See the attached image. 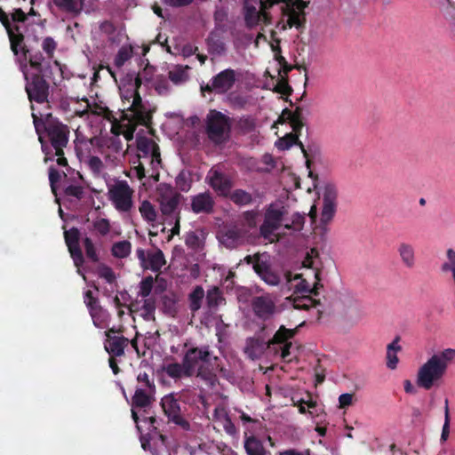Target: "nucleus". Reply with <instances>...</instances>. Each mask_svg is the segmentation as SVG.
Masks as SVG:
<instances>
[{
    "label": "nucleus",
    "mask_w": 455,
    "mask_h": 455,
    "mask_svg": "<svg viewBox=\"0 0 455 455\" xmlns=\"http://www.w3.org/2000/svg\"><path fill=\"white\" fill-rule=\"evenodd\" d=\"M27 65H29L30 71L29 72H37L43 73L44 72V76H52V64L51 60H46V58L43 55L40 51L37 52H30L28 54ZM53 65L60 70V66L59 61L54 60Z\"/></svg>",
    "instance_id": "nucleus-18"
},
{
    "label": "nucleus",
    "mask_w": 455,
    "mask_h": 455,
    "mask_svg": "<svg viewBox=\"0 0 455 455\" xmlns=\"http://www.w3.org/2000/svg\"><path fill=\"white\" fill-rule=\"evenodd\" d=\"M450 435V411H449V401H444V424L443 426L441 440L446 441Z\"/></svg>",
    "instance_id": "nucleus-52"
},
{
    "label": "nucleus",
    "mask_w": 455,
    "mask_h": 455,
    "mask_svg": "<svg viewBox=\"0 0 455 455\" xmlns=\"http://www.w3.org/2000/svg\"><path fill=\"white\" fill-rule=\"evenodd\" d=\"M193 183L192 173L190 171L183 169L175 178L176 188L181 192H188Z\"/></svg>",
    "instance_id": "nucleus-35"
},
{
    "label": "nucleus",
    "mask_w": 455,
    "mask_h": 455,
    "mask_svg": "<svg viewBox=\"0 0 455 455\" xmlns=\"http://www.w3.org/2000/svg\"><path fill=\"white\" fill-rule=\"evenodd\" d=\"M260 278L270 285H277L280 282V277L277 274L274 273L272 269H268L267 272H265Z\"/></svg>",
    "instance_id": "nucleus-58"
},
{
    "label": "nucleus",
    "mask_w": 455,
    "mask_h": 455,
    "mask_svg": "<svg viewBox=\"0 0 455 455\" xmlns=\"http://www.w3.org/2000/svg\"><path fill=\"white\" fill-rule=\"evenodd\" d=\"M141 309L143 311L141 315L145 320L153 319L156 310V299L154 298H145Z\"/></svg>",
    "instance_id": "nucleus-47"
},
{
    "label": "nucleus",
    "mask_w": 455,
    "mask_h": 455,
    "mask_svg": "<svg viewBox=\"0 0 455 455\" xmlns=\"http://www.w3.org/2000/svg\"><path fill=\"white\" fill-rule=\"evenodd\" d=\"M236 81V71L226 68L212 76L208 84H201V93L203 96H205L206 93L225 94L234 87Z\"/></svg>",
    "instance_id": "nucleus-10"
},
{
    "label": "nucleus",
    "mask_w": 455,
    "mask_h": 455,
    "mask_svg": "<svg viewBox=\"0 0 455 455\" xmlns=\"http://www.w3.org/2000/svg\"><path fill=\"white\" fill-rule=\"evenodd\" d=\"M132 251V243L127 241H119L115 243L111 248V253L115 258L124 259L128 257Z\"/></svg>",
    "instance_id": "nucleus-39"
},
{
    "label": "nucleus",
    "mask_w": 455,
    "mask_h": 455,
    "mask_svg": "<svg viewBox=\"0 0 455 455\" xmlns=\"http://www.w3.org/2000/svg\"><path fill=\"white\" fill-rule=\"evenodd\" d=\"M396 251L404 267L409 269L415 267L417 262L416 251L411 243L401 242L398 243Z\"/></svg>",
    "instance_id": "nucleus-26"
},
{
    "label": "nucleus",
    "mask_w": 455,
    "mask_h": 455,
    "mask_svg": "<svg viewBox=\"0 0 455 455\" xmlns=\"http://www.w3.org/2000/svg\"><path fill=\"white\" fill-rule=\"evenodd\" d=\"M134 190L127 180H116L108 185V197L114 208L120 213H129L134 207Z\"/></svg>",
    "instance_id": "nucleus-8"
},
{
    "label": "nucleus",
    "mask_w": 455,
    "mask_h": 455,
    "mask_svg": "<svg viewBox=\"0 0 455 455\" xmlns=\"http://www.w3.org/2000/svg\"><path fill=\"white\" fill-rule=\"evenodd\" d=\"M155 73V68L153 66H150L149 64H147V66L143 68L141 72H140L138 75L141 76L143 80L145 82H150L154 76Z\"/></svg>",
    "instance_id": "nucleus-61"
},
{
    "label": "nucleus",
    "mask_w": 455,
    "mask_h": 455,
    "mask_svg": "<svg viewBox=\"0 0 455 455\" xmlns=\"http://www.w3.org/2000/svg\"><path fill=\"white\" fill-rule=\"evenodd\" d=\"M206 364H201L198 367L196 376L204 380L210 387H214L218 381L217 376Z\"/></svg>",
    "instance_id": "nucleus-41"
},
{
    "label": "nucleus",
    "mask_w": 455,
    "mask_h": 455,
    "mask_svg": "<svg viewBox=\"0 0 455 455\" xmlns=\"http://www.w3.org/2000/svg\"><path fill=\"white\" fill-rule=\"evenodd\" d=\"M164 371L172 379H180L186 376V366L183 362L181 364L179 363H169L164 368Z\"/></svg>",
    "instance_id": "nucleus-44"
},
{
    "label": "nucleus",
    "mask_w": 455,
    "mask_h": 455,
    "mask_svg": "<svg viewBox=\"0 0 455 455\" xmlns=\"http://www.w3.org/2000/svg\"><path fill=\"white\" fill-rule=\"evenodd\" d=\"M223 427H224L225 431L228 435H235L236 433V427H235V424L232 422L230 417L228 414H226L225 417H224Z\"/></svg>",
    "instance_id": "nucleus-63"
},
{
    "label": "nucleus",
    "mask_w": 455,
    "mask_h": 455,
    "mask_svg": "<svg viewBox=\"0 0 455 455\" xmlns=\"http://www.w3.org/2000/svg\"><path fill=\"white\" fill-rule=\"evenodd\" d=\"M224 300L222 292L219 287H212L207 291L206 302L210 308L217 307Z\"/></svg>",
    "instance_id": "nucleus-42"
},
{
    "label": "nucleus",
    "mask_w": 455,
    "mask_h": 455,
    "mask_svg": "<svg viewBox=\"0 0 455 455\" xmlns=\"http://www.w3.org/2000/svg\"><path fill=\"white\" fill-rule=\"evenodd\" d=\"M264 344L258 339H251L245 347V353L251 359L257 358L263 351Z\"/></svg>",
    "instance_id": "nucleus-43"
},
{
    "label": "nucleus",
    "mask_w": 455,
    "mask_h": 455,
    "mask_svg": "<svg viewBox=\"0 0 455 455\" xmlns=\"http://www.w3.org/2000/svg\"><path fill=\"white\" fill-rule=\"evenodd\" d=\"M286 210L284 207H278L270 204L265 212L264 221L259 227V235L264 240L270 243H276L280 240V235L276 234L283 225Z\"/></svg>",
    "instance_id": "nucleus-9"
},
{
    "label": "nucleus",
    "mask_w": 455,
    "mask_h": 455,
    "mask_svg": "<svg viewBox=\"0 0 455 455\" xmlns=\"http://www.w3.org/2000/svg\"><path fill=\"white\" fill-rule=\"evenodd\" d=\"M181 195L173 187L161 184L159 188V204L162 214L164 216L176 215Z\"/></svg>",
    "instance_id": "nucleus-13"
},
{
    "label": "nucleus",
    "mask_w": 455,
    "mask_h": 455,
    "mask_svg": "<svg viewBox=\"0 0 455 455\" xmlns=\"http://www.w3.org/2000/svg\"><path fill=\"white\" fill-rule=\"evenodd\" d=\"M276 123L281 124L288 123L293 132H301L302 128L305 126L304 108L297 106L294 110L285 108Z\"/></svg>",
    "instance_id": "nucleus-19"
},
{
    "label": "nucleus",
    "mask_w": 455,
    "mask_h": 455,
    "mask_svg": "<svg viewBox=\"0 0 455 455\" xmlns=\"http://www.w3.org/2000/svg\"><path fill=\"white\" fill-rule=\"evenodd\" d=\"M138 151L139 159L148 163L152 169L150 175L157 179L162 163L159 146L154 140L143 138L138 141Z\"/></svg>",
    "instance_id": "nucleus-11"
},
{
    "label": "nucleus",
    "mask_w": 455,
    "mask_h": 455,
    "mask_svg": "<svg viewBox=\"0 0 455 455\" xmlns=\"http://www.w3.org/2000/svg\"><path fill=\"white\" fill-rule=\"evenodd\" d=\"M230 200L238 206L249 205L252 203L253 198L251 194L243 189H235L228 195Z\"/></svg>",
    "instance_id": "nucleus-36"
},
{
    "label": "nucleus",
    "mask_w": 455,
    "mask_h": 455,
    "mask_svg": "<svg viewBox=\"0 0 455 455\" xmlns=\"http://www.w3.org/2000/svg\"><path fill=\"white\" fill-rule=\"evenodd\" d=\"M319 271L315 272L316 282L314 283L313 287H311L307 280L301 279L300 282L296 284L294 291V293H300V295H292L288 298L295 309L309 311L311 308H315L317 320L321 318L323 314V310L320 308L322 304L319 299H314L312 295H317L319 287H322L319 283Z\"/></svg>",
    "instance_id": "nucleus-5"
},
{
    "label": "nucleus",
    "mask_w": 455,
    "mask_h": 455,
    "mask_svg": "<svg viewBox=\"0 0 455 455\" xmlns=\"http://www.w3.org/2000/svg\"><path fill=\"white\" fill-rule=\"evenodd\" d=\"M209 185L212 188L218 195L221 196H228L233 187V183L230 178L225 173L211 170L209 172Z\"/></svg>",
    "instance_id": "nucleus-20"
},
{
    "label": "nucleus",
    "mask_w": 455,
    "mask_h": 455,
    "mask_svg": "<svg viewBox=\"0 0 455 455\" xmlns=\"http://www.w3.org/2000/svg\"><path fill=\"white\" fill-rule=\"evenodd\" d=\"M214 204L213 197L210 192L200 193L191 198V209L196 214L212 212Z\"/></svg>",
    "instance_id": "nucleus-24"
},
{
    "label": "nucleus",
    "mask_w": 455,
    "mask_h": 455,
    "mask_svg": "<svg viewBox=\"0 0 455 455\" xmlns=\"http://www.w3.org/2000/svg\"><path fill=\"white\" fill-rule=\"evenodd\" d=\"M64 237L70 256L74 261L75 266L77 267V272L80 274V267L84 263L83 251L79 245L80 232L78 228H71L69 230L64 232Z\"/></svg>",
    "instance_id": "nucleus-17"
},
{
    "label": "nucleus",
    "mask_w": 455,
    "mask_h": 455,
    "mask_svg": "<svg viewBox=\"0 0 455 455\" xmlns=\"http://www.w3.org/2000/svg\"><path fill=\"white\" fill-rule=\"evenodd\" d=\"M251 307L255 315L263 321L268 320L275 312V304L267 295L255 297Z\"/></svg>",
    "instance_id": "nucleus-21"
},
{
    "label": "nucleus",
    "mask_w": 455,
    "mask_h": 455,
    "mask_svg": "<svg viewBox=\"0 0 455 455\" xmlns=\"http://www.w3.org/2000/svg\"><path fill=\"white\" fill-rule=\"evenodd\" d=\"M57 48V43L51 36H47L43 40L42 49L46 54L48 60H52L54 56V52Z\"/></svg>",
    "instance_id": "nucleus-51"
},
{
    "label": "nucleus",
    "mask_w": 455,
    "mask_h": 455,
    "mask_svg": "<svg viewBox=\"0 0 455 455\" xmlns=\"http://www.w3.org/2000/svg\"><path fill=\"white\" fill-rule=\"evenodd\" d=\"M232 121L229 116L216 109H211L205 119V133L215 145H221L229 140Z\"/></svg>",
    "instance_id": "nucleus-7"
},
{
    "label": "nucleus",
    "mask_w": 455,
    "mask_h": 455,
    "mask_svg": "<svg viewBox=\"0 0 455 455\" xmlns=\"http://www.w3.org/2000/svg\"><path fill=\"white\" fill-rule=\"evenodd\" d=\"M210 357L211 352L208 346L188 349L183 357V363L186 366V377L193 376L197 364L200 362L203 364L209 363Z\"/></svg>",
    "instance_id": "nucleus-15"
},
{
    "label": "nucleus",
    "mask_w": 455,
    "mask_h": 455,
    "mask_svg": "<svg viewBox=\"0 0 455 455\" xmlns=\"http://www.w3.org/2000/svg\"><path fill=\"white\" fill-rule=\"evenodd\" d=\"M93 228L102 236L107 235L110 231V223L108 219H98L93 221Z\"/></svg>",
    "instance_id": "nucleus-53"
},
{
    "label": "nucleus",
    "mask_w": 455,
    "mask_h": 455,
    "mask_svg": "<svg viewBox=\"0 0 455 455\" xmlns=\"http://www.w3.org/2000/svg\"><path fill=\"white\" fill-rule=\"evenodd\" d=\"M281 2L284 4L282 6V12L288 18L287 24L289 28L295 27L299 28L304 27L306 22L304 10L307 6L308 2L303 0H259L260 11H257L253 5H245L244 20L246 26L249 28L256 26L261 18L267 23L269 20V15L266 10Z\"/></svg>",
    "instance_id": "nucleus-2"
},
{
    "label": "nucleus",
    "mask_w": 455,
    "mask_h": 455,
    "mask_svg": "<svg viewBox=\"0 0 455 455\" xmlns=\"http://www.w3.org/2000/svg\"><path fill=\"white\" fill-rule=\"evenodd\" d=\"M90 315L93 321V323L98 328H103L108 319V313L106 310L101 308H92Z\"/></svg>",
    "instance_id": "nucleus-46"
},
{
    "label": "nucleus",
    "mask_w": 455,
    "mask_h": 455,
    "mask_svg": "<svg viewBox=\"0 0 455 455\" xmlns=\"http://www.w3.org/2000/svg\"><path fill=\"white\" fill-rule=\"evenodd\" d=\"M53 4L59 10L74 17L78 16L84 9V0H53Z\"/></svg>",
    "instance_id": "nucleus-31"
},
{
    "label": "nucleus",
    "mask_w": 455,
    "mask_h": 455,
    "mask_svg": "<svg viewBox=\"0 0 455 455\" xmlns=\"http://www.w3.org/2000/svg\"><path fill=\"white\" fill-rule=\"evenodd\" d=\"M301 325L302 323L293 329H288L284 325H281L272 339L267 341V347L283 345L281 347V357L286 360L291 355V348L292 347L291 339L296 336Z\"/></svg>",
    "instance_id": "nucleus-14"
},
{
    "label": "nucleus",
    "mask_w": 455,
    "mask_h": 455,
    "mask_svg": "<svg viewBox=\"0 0 455 455\" xmlns=\"http://www.w3.org/2000/svg\"><path fill=\"white\" fill-rule=\"evenodd\" d=\"M129 345V339L124 336L108 335L105 349L111 356H123L124 349Z\"/></svg>",
    "instance_id": "nucleus-29"
},
{
    "label": "nucleus",
    "mask_w": 455,
    "mask_h": 455,
    "mask_svg": "<svg viewBox=\"0 0 455 455\" xmlns=\"http://www.w3.org/2000/svg\"><path fill=\"white\" fill-rule=\"evenodd\" d=\"M399 339V337H395V339L387 347V367L391 370H395L399 362L396 355V353L402 349L401 346L398 345Z\"/></svg>",
    "instance_id": "nucleus-32"
},
{
    "label": "nucleus",
    "mask_w": 455,
    "mask_h": 455,
    "mask_svg": "<svg viewBox=\"0 0 455 455\" xmlns=\"http://www.w3.org/2000/svg\"><path fill=\"white\" fill-rule=\"evenodd\" d=\"M338 190L335 185L326 184L323 189V209L321 213V223L328 224L333 219L337 210Z\"/></svg>",
    "instance_id": "nucleus-16"
},
{
    "label": "nucleus",
    "mask_w": 455,
    "mask_h": 455,
    "mask_svg": "<svg viewBox=\"0 0 455 455\" xmlns=\"http://www.w3.org/2000/svg\"><path fill=\"white\" fill-rule=\"evenodd\" d=\"M204 298V288L200 285L196 286L194 290L189 293V309L193 313L197 312L201 308Z\"/></svg>",
    "instance_id": "nucleus-34"
},
{
    "label": "nucleus",
    "mask_w": 455,
    "mask_h": 455,
    "mask_svg": "<svg viewBox=\"0 0 455 455\" xmlns=\"http://www.w3.org/2000/svg\"><path fill=\"white\" fill-rule=\"evenodd\" d=\"M161 407L169 422L179 426L185 431L190 430V423L182 416L180 403L173 394H169L162 398Z\"/></svg>",
    "instance_id": "nucleus-12"
},
{
    "label": "nucleus",
    "mask_w": 455,
    "mask_h": 455,
    "mask_svg": "<svg viewBox=\"0 0 455 455\" xmlns=\"http://www.w3.org/2000/svg\"><path fill=\"white\" fill-rule=\"evenodd\" d=\"M245 225L250 228H254L257 226V212L254 211H247L243 214Z\"/></svg>",
    "instance_id": "nucleus-59"
},
{
    "label": "nucleus",
    "mask_w": 455,
    "mask_h": 455,
    "mask_svg": "<svg viewBox=\"0 0 455 455\" xmlns=\"http://www.w3.org/2000/svg\"><path fill=\"white\" fill-rule=\"evenodd\" d=\"M88 165L92 172L95 174L100 173L103 169V163L99 156H90L88 159Z\"/></svg>",
    "instance_id": "nucleus-57"
},
{
    "label": "nucleus",
    "mask_w": 455,
    "mask_h": 455,
    "mask_svg": "<svg viewBox=\"0 0 455 455\" xmlns=\"http://www.w3.org/2000/svg\"><path fill=\"white\" fill-rule=\"evenodd\" d=\"M82 100L84 101L86 105L84 110H76V115L79 117H84V116L91 113L95 116H102L110 122L116 121L113 116V112L108 107L101 106L97 103H95L93 106H91L89 100L86 98H83Z\"/></svg>",
    "instance_id": "nucleus-28"
},
{
    "label": "nucleus",
    "mask_w": 455,
    "mask_h": 455,
    "mask_svg": "<svg viewBox=\"0 0 455 455\" xmlns=\"http://www.w3.org/2000/svg\"><path fill=\"white\" fill-rule=\"evenodd\" d=\"M133 48L132 45H123L117 52L114 63L117 68H122L126 61L132 59Z\"/></svg>",
    "instance_id": "nucleus-40"
},
{
    "label": "nucleus",
    "mask_w": 455,
    "mask_h": 455,
    "mask_svg": "<svg viewBox=\"0 0 455 455\" xmlns=\"http://www.w3.org/2000/svg\"><path fill=\"white\" fill-rule=\"evenodd\" d=\"M300 132H291L289 133H286L283 137L280 138L276 142L275 146L279 150H287L291 148L293 145H297L301 149V152L303 153L304 157L307 159V168H310V160L308 158V153L307 150L305 148V146L301 141L299 140Z\"/></svg>",
    "instance_id": "nucleus-25"
},
{
    "label": "nucleus",
    "mask_w": 455,
    "mask_h": 455,
    "mask_svg": "<svg viewBox=\"0 0 455 455\" xmlns=\"http://www.w3.org/2000/svg\"><path fill=\"white\" fill-rule=\"evenodd\" d=\"M165 264L166 259L164 252L159 248H156L155 251H148V260L143 268L160 273L161 268Z\"/></svg>",
    "instance_id": "nucleus-30"
},
{
    "label": "nucleus",
    "mask_w": 455,
    "mask_h": 455,
    "mask_svg": "<svg viewBox=\"0 0 455 455\" xmlns=\"http://www.w3.org/2000/svg\"><path fill=\"white\" fill-rule=\"evenodd\" d=\"M26 81L25 91L30 102L49 103L50 82L52 76H44V72H29L26 62L20 67Z\"/></svg>",
    "instance_id": "nucleus-6"
},
{
    "label": "nucleus",
    "mask_w": 455,
    "mask_h": 455,
    "mask_svg": "<svg viewBox=\"0 0 455 455\" xmlns=\"http://www.w3.org/2000/svg\"><path fill=\"white\" fill-rule=\"evenodd\" d=\"M242 238V230L235 226L224 228L219 235L220 243L228 249L237 247L241 243Z\"/></svg>",
    "instance_id": "nucleus-27"
},
{
    "label": "nucleus",
    "mask_w": 455,
    "mask_h": 455,
    "mask_svg": "<svg viewBox=\"0 0 455 455\" xmlns=\"http://www.w3.org/2000/svg\"><path fill=\"white\" fill-rule=\"evenodd\" d=\"M98 274L100 278L105 279L108 283H113L116 281L115 272L107 265L100 266Z\"/></svg>",
    "instance_id": "nucleus-54"
},
{
    "label": "nucleus",
    "mask_w": 455,
    "mask_h": 455,
    "mask_svg": "<svg viewBox=\"0 0 455 455\" xmlns=\"http://www.w3.org/2000/svg\"><path fill=\"white\" fill-rule=\"evenodd\" d=\"M139 212L143 218L148 223H154L157 219V212L155 206L148 201L144 200L139 206Z\"/></svg>",
    "instance_id": "nucleus-37"
},
{
    "label": "nucleus",
    "mask_w": 455,
    "mask_h": 455,
    "mask_svg": "<svg viewBox=\"0 0 455 455\" xmlns=\"http://www.w3.org/2000/svg\"><path fill=\"white\" fill-rule=\"evenodd\" d=\"M64 195L68 197H74L77 200H81L84 197L85 190L84 188L80 185H69L65 188Z\"/></svg>",
    "instance_id": "nucleus-50"
},
{
    "label": "nucleus",
    "mask_w": 455,
    "mask_h": 455,
    "mask_svg": "<svg viewBox=\"0 0 455 455\" xmlns=\"http://www.w3.org/2000/svg\"><path fill=\"white\" fill-rule=\"evenodd\" d=\"M84 246L85 250L86 257L93 263H97L100 260L99 254L94 246L92 240L90 237L84 239Z\"/></svg>",
    "instance_id": "nucleus-48"
},
{
    "label": "nucleus",
    "mask_w": 455,
    "mask_h": 455,
    "mask_svg": "<svg viewBox=\"0 0 455 455\" xmlns=\"http://www.w3.org/2000/svg\"><path fill=\"white\" fill-rule=\"evenodd\" d=\"M304 223L305 215L296 212L291 217V222L283 224V228L288 230L300 231L304 227Z\"/></svg>",
    "instance_id": "nucleus-49"
},
{
    "label": "nucleus",
    "mask_w": 455,
    "mask_h": 455,
    "mask_svg": "<svg viewBox=\"0 0 455 455\" xmlns=\"http://www.w3.org/2000/svg\"><path fill=\"white\" fill-rule=\"evenodd\" d=\"M244 449L248 455H266V449L262 442L254 435L245 438Z\"/></svg>",
    "instance_id": "nucleus-33"
},
{
    "label": "nucleus",
    "mask_w": 455,
    "mask_h": 455,
    "mask_svg": "<svg viewBox=\"0 0 455 455\" xmlns=\"http://www.w3.org/2000/svg\"><path fill=\"white\" fill-rule=\"evenodd\" d=\"M277 455H311L310 449H305L303 451H299L296 449H286L284 451H279Z\"/></svg>",
    "instance_id": "nucleus-64"
},
{
    "label": "nucleus",
    "mask_w": 455,
    "mask_h": 455,
    "mask_svg": "<svg viewBox=\"0 0 455 455\" xmlns=\"http://www.w3.org/2000/svg\"><path fill=\"white\" fill-rule=\"evenodd\" d=\"M270 266L268 265V263L267 261H263L260 259V258L259 259H257L255 262H254V265H253V269L254 271L259 275L261 276L265 272H267L268 269H270Z\"/></svg>",
    "instance_id": "nucleus-60"
},
{
    "label": "nucleus",
    "mask_w": 455,
    "mask_h": 455,
    "mask_svg": "<svg viewBox=\"0 0 455 455\" xmlns=\"http://www.w3.org/2000/svg\"><path fill=\"white\" fill-rule=\"evenodd\" d=\"M452 363H455L454 348H445L433 354L419 367L416 375L417 386L424 390L440 387Z\"/></svg>",
    "instance_id": "nucleus-3"
},
{
    "label": "nucleus",
    "mask_w": 455,
    "mask_h": 455,
    "mask_svg": "<svg viewBox=\"0 0 455 455\" xmlns=\"http://www.w3.org/2000/svg\"><path fill=\"white\" fill-rule=\"evenodd\" d=\"M141 76L137 75L134 80L133 89L132 90V100L130 106L122 110L120 120L127 121V132L125 137H132L138 125L149 128L152 124L153 113L156 111V106L148 100H143L139 89L143 83Z\"/></svg>",
    "instance_id": "nucleus-4"
},
{
    "label": "nucleus",
    "mask_w": 455,
    "mask_h": 455,
    "mask_svg": "<svg viewBox=\"0 0 455 455\" xmlns=\"http://www.w3.org/2000/svg\"><path fill=\"white\" fill-rule=\"evenodd\" d=\"M169 78L174 84L182 82L185 78V72L181 69L172 70L169 72Z\"/></svg>",
    "instance_id": "nucleus-62"
},
{
    "label": "nucleus",
    "mask_w": 455,
    "mask_h": 455,
    "mask_svg": "<svg viewBox=\"0 0 455 455\" xmlns=\"http://www.w3.org/2000/svg\"><path fill=\"white\" fill-rule=\"evenodd\" d=\"M137 380L141 384L140 387H144L145 389H151L153 387V390L156 391L154 381L149 379V375L147 372H140L137 376Z\"/></svg>",
    "instance_id": "nucleus-56"
},
{
    "label": "nucleus",
    "mask_w": 455,
    "mask_h": 455,
    "mask_svg": "<svg viewBox=\"0 0 455 455\" xmlns=\"http://www.w3.org/2000/svg\"><path fill=\"white\" fill-rule=\"evenodd\" d=\"M60 178L61 174L57 169L52 166L49 168V181L51 189L54 195L57 194L56 184L60 180Z\"/></svg>",
    "instance_id": "nucleus-55"
},
{
    "label": "nucleus",
    "mask_w": 455,
    "mask_h": 455,
    "mask_svg": "<svg viewBox=\"0 0 455 455\" xmlns=\"http://www.w3.org/2000/svg\"><path fill=\"white\" fill-rule=\"evenodd\" d=\"M155 281L165 283L164 279L161 278L159 275H157L156 278H154L152 275H148L140 281L138 295L141 298H148L152 291Z\"/></svg>",
    "instance_id": "nucleus-38"
},
{
    "label": "nucleus",
    "mask_w": 455,
    "mask_h": 455,
    "mask_svg": "<svg viewBox=\"0 0 455 455\" xmlns=\"http://www.w3.org/2000/svg\"><path fill=\"white\" fill-rule=\"evenodd\" d=\"M31 109L32 111L35 110L33 104H31ZM32 118L36 132L38 135V140L41 143L42 151L45 155L44 161L52 160V157L49 156L51 148L42 136L44 131L46 132L51 146L55 151L54 155L57 156L56 162L58 165L68 167V164L65 157L64 148H66L68 143L70 133L69 127L58 120H52L51 113H40V116H38L35 112H32Z\"/></svg>",
    "instance_id": "nucleus-1"
},
{
    "label": "nucleus",
    "mask_w": 455,
    "mask_h": 455,
    "mask_svg": "<svg viewBox=\"0 0 455 455\" xmlns=\"http://www.w3.org/2000/svg\"><path fill=\"white\" fill-rule=\"evenodd\" d=\"M156 392L151 389H145L144 387H137L133 396L132 397V407L143 409L144 413H148V408L155 402Z\"/></svg>",
    "instance_id": "nucleus-23"
},
{
    "label": "nucleus",
    "mask_w": 455,
    "mask_h": 455,
    "mask_svg": "<svg viewBox=\"0 0 455 455\" xmlns=\"http://www.w3.org/2000/svg\"><path fill=\"white\" fill-rule=\"evenodd\" d=\"M6 33L8 35L9 41H10V48H11L12 52H13V54L18 57L20 53L22 56V60H20V58L18 59L20 64L21 62L27 63L28 54L29 53V49L28 48V46L26 45V44L24 42L25 36H24L23 33L22 32L15 33V31L12 28H10L9 30H7Z\"/></svg>",
    "instance_id": "nucleus-22"
},
{
    "label": "nucleus",
    "mask_w": 455,
    "mask_h": 455,
    "mask_svg": "<svg viewBox=\"0 0 455 455\" xmlns=\"http://www.w3.org/2000/svg\"><path fill=\"white\" fill-rule=\"evenodd\" d=\"M274 91L282 95L290 96L292 92V88L288 83V76H278V79L276 84L274 88Z\"/></svg>",
    "instance_id": "nucleus-45"
}]
</instances>
